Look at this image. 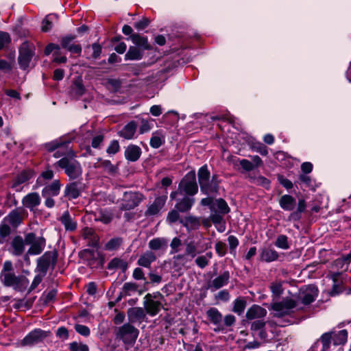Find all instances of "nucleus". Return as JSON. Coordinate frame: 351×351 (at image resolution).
<instances>
[{"label":"nucleus","mask_w":351,"mask_h":351,"mask_svg":"<svg viewBox=\"0 0 351 351\" xmlns=\"http://www.w3.org/2000/svg\"><path fill=\"white\" fill-rule=\"evenodd\" d=\"M138 290V285L135 282H125L123 286V291L125 295H130Z\"/></svg>","instance_id":"obj_56"},{"label":"nucleus","mask_w":351,"mask_h":351,"mask_svg":"<svg viewBox=\"0 0 351 351\" xmlns=\"http://www.w3.org/2000/svg\"><path fill=\"white\" fill-rule=\"evenodd\" d=\"M351 262V252L346 255H343L340 258H337L332 264V278L335 282L337 278L339 277L340 274L343 271H346L348 268V265Z\"/></svg>","instance_id":"obj_9"},{"label":"nucleus","mask_w":351,"mask_h":351,"mask_svg":"<svg viewBox=\"0 0 351 351\" xmlns=\"http://www.w3.org/2000/svg\"><path fill=\"white\" fill-rule=\"evenodd\" d=\"M184 245V252L176 254L172 258L174 268L181 269L182 267H184L187 263L195 258L197 254L210 248V244L205 243L199 250L197 244L194 241H186Z\"/></svg>","instance_id":"obj_1"},{"label":"nucleus","mask_w":351,"mask_h":351,"mask_svg":"<svg viewBox=\"0 0 351 351\" xmlns=\"http://www.w3.org/2000/svg\"><path fill=\"white\" fill-rule=\"evenodd\" d=\"M10 233V227L3 221L0 224V243H3Z\"/></svg>","instance_id":"obj_54"},{"label":"nucleus","mask_w":351,"mask_h":351,"mask_svg":"<svg viewBox=\"0 0 351 351\" xmlns=\"http://www.w3.org/2000/svg\"><path fill=\"white\" fill-rule=\"evenodd\" d=\"M228 241L229 245L230 252L231 254L235 253V250L239 245L238 239L234 235H230L228 238Z\"/></svg>","instance_id":"obj_61"},{"label":"nucleus","mask_w":351,"mask_h":351,"mask_svg":"<svg viewBox=\"0 0 351 351\" xmlns=\"http://www.w3.org/2000/svg\"><path fill=\"white\" fill-rule=\"evenodd\" d=\"M245 306L246 301L242 298H238L233 302L232 311L241 315L244 312Z\"/></svg>","instance_id":"obj_48"},{"label":"nucleus","mask_w":351,"mask_h":351,"mask_svg":"<svg viewBox=\"0 0 351 351\" xmlns=\"http://www.w3.org/2000/svg\"><path fill=\"white\" fill-rule=\"evenodd\" d=\"M318 294V290L314 285H308L303 289L299 295V300L305 305L312 303Z\"/></svg>","instance_id":"obj_14"},{"label":"nucleus","mask_w":351,"mask_h":351,"mask_svg":"<svg viewBox=\"0 0 351 351\" xmlns=\"http://www.w3.org/2000/svg\"><path fill=\"white\" fill-rule=\"evenodd\" d=\"M195 203V198L191 196H184L175 205V208L181 213H186L191 210Z\"/></svg>","instance_id":"obj_26"},{"label":"nucleus","mask_w":351,"mask_h":351,"mask_svg":"<svg viewBox=\"0 0 351 351\" xmlns=\"http://www.w3.org/2000/svg\"><path fill=\"white\" fill-rule=\"evenodd\" d=\"M69 143V142L67 141V144L66 146L58 149V150L53 154V156L55 158L61 157L62 158L63 157H65L66 156H68L70 152H73V150H71V149L68 147Z\"/></svg>","instance_id":"obj_58"},{"label":"nucleus","mask_w":351,"mask_h":351,"mask_svg":"<svg viewBox=\"0 0 351 351\" xmlns=\"http://www.w3.org/2000/svg\"><path fill=\"white\" fill-rule=\"evenodd\" d=\"M53 177V172L52 170H47L43 171L41 175L37 178L36 186L39 187L45 184V180H51Z\"/></svg>","instance_id":"obj_49"},{"label":"nucleus","mask_w":351,"mask_h":351,"mask_svg":"<svg viewBox=\"0 0 351 351\" xmlns=\"http://www.w3.org/2000/svg\"><path fill=\"white\" fill-rule=\"evenodd\" d=\"M168 241L165 238H154L149 241L148 246L152 250H165L167 247Z\"/></svg>","instance_id":"obj_36"},{"label":"nucleus","mask_w":351,"mask_h":351,"mask_svg":"<svg viewBox=\"0 0 351 351\" xmlns=\"http://www.w3.org/2000/svg\"><path fill=\"white\" fill-rule=\"evenodd\" d=\"M75 39V35H66L61 39V47L63 49H67L71 45L73 44V41Z\"/></svg>","instance_id":"obj_57"},{"label":"nucleus","mask_w":351,"mask_h":351,"mask_svg":"<svg viewBox=\"0 0 351 351\" xmlns=\"http://www.w3.org/2000/svg\"><path fill=\"white\" fill-rule=\"evenodd\" d=\"M279 204L283 210L292 211L295 208L296 200L290 195H283L279 199Z\"/></svg>","instance_id":"obj_31"},{"label":"nucleus","mask_w":351,"mask_h":351,"mask_svg":"<svg viewBox=\"0 0 351 351\" xmlns=\"http://www.w3.org/2000/svg\"><path fill=\"white\" fill-rule=\"evenodd\" d=\"M47 337L46 332L41 329H35L29 332L22 340L23 346H32L42 342Z\"/></svg>","instance_id":"obj_11"},{"label":"nucleus","mask_w":351,"mask_h":351,"mask_svg":"<svg viewBox=\"0 0 351 351\" xmlns=\"http://www.w3.org/2000/svg\"><path fill=\"white\" fill-rule=\"evenodd\" d=\"M206 315L210 322L217 327L214 329L215 332L223 330V327L221 325L222 321V315L216 308H210L206 311Z\"/></svg>","instance_id":"obj_19"},{"label":"nucleus","mask_w":351,"mask_h":351,"mask_svg":"<svg viewBox=\"0 0 351 351\" xmlns=\"http://www.w3.org/2000/svg\"><path fill=\"white\" fill-rule=\"evenodd\" d=\"M28 285L29 280L26 277L23 276H18L11 287H12L15 290L23 291L27 287Z\"/></svg>","instance_id":"obj_46"},{"label":"nucleus","mask_w":351,"mask_h":351,"mask_svg":"<svg viewBox=\"0 0 351 351\" xmlns=\"http://www.w3.org/2000/svg\"><path fill=\"white\" fill-rule=\"evenodd\" d=\"M332 343L334 346H344L348 341V332L347 330L331 331Z\"/></svg>","instance_id":"obj_27"},{"label":"nucleus","mask_w":351,"mask_h":351,"mask_svg":"<svg viewBox=\"0 0 351 351\" xmlns=\"http://www.w3.org/2000/svg\"><path fill=\"white\" fill-rule=\"evenodd\" d=\"M297 302L292 298H285L280 302H276L271 304V309L274 311V316L281 317L288 315L293 312Z\"/></svg>","instance_id":"obj_6"},{"label":"nucleus","mask_w":351,"mask_h":351,"mask_svg":"<svg viewBox=\"0 0 351 351\" xmlns=\"http://www.w3.org/2000/svg\"><path fill=\"white\" fill-rule=\"evenodd\" d=\"M177 209L171 210L167 217V221L169 223L172 224L181 219H180V214Z\"/></svg>","instance_id":"obj_59"},{"label":"nucleus","mask_w":351,"mask_h":351,"mask_svg":"<svg viewBox=\"0 0 351 351\" xmlns=\"http://www.w3.org/2000/svg\"><path fill=\"white\" fill-rule=\"evenodd\" d=\"M275 245L279 248L287 250L289 247L287 237L283 234L278 236L275 241Z\"/></svg>","instance_id":"obj_55"},{"label":"nucleus","mask_w":351,"mask_h":351,"mask_svg":"<svg viewBox=\"0 0 351 351\" xmlns=\"http://www.w3.org/2000/svg\"><path fill=\"white\" fill-rule=\"evenodd\" d=\"M128 316L132 322L142 320L145 317V313L143 308L135 307L129 309Z\"/></svg>","instance_id":"obj_41"},{"label":"nucleus","mask_w":351,"mask_h":351,"mask_svg":"<svg viewBox=\"0 0 351 351\" xmlns=\"http://www.w3.org/2000/svg\"><path fill=\"white\" fill-rule=\"evenodd\" d=\"M156 256L154 252L152 251H147L141 255L137 261V264L139 266L148 268L150 267L151 264L156 261Z\"/></svg>","instance_id":"obj_32"},{"label":"nucleus","mask_w":351,"mask_h":351,"mask_svg":"<svg viewBox=\"0 0 351 351\" xmlns=\"http://www.w3.org/2000/svg\"><path fill=\"white\" fill-rule=\"evenodd\" d=\"M25 210L22 207L12 210L4 219L3 221L8 222L12 227L17 228L23 221V215Z\"/></svg>","instance_id":"obj_13"},{"label":"nucleus","mask_w":351,"mask_h":351,"mask_svg":"<svg viewBox=\"0 0 351 351\" xmlns=\"http://www.w3.org/2000/svg\"><path fill=\"white\" fill-rule=\"evenodd\" d=\"M165 143V137L160 132H155L152 133L150 138V146L152 148L157 149Z\"/></svg>","instance_id":"obj_42"},{"label":"nucleus","mask_w":351,"mask_h":351,"mask_svg":"<svg viewBox=\"0 0 351 351\" xmlns=\"http://www.w3.org/2000/svg\"><path fill=\"white\" fill-rule=\"evenodd\" d=\"M198 182L200 191L207 195H217L219 193V180L217 175H213L210 179V171L206 165L199 168L197 172Z\"/></svg>","instance_id":"obj_2"},{"label":"nucleus","mask_w":351,"mask_h":351,"mask_svg":"<svg viewBox=\"0 0 351 351\" xmlns=\"http://www.w3.org/2000/svg\"><path fill=\"white\" fill-rule=\"evenodd\" d=\"M34 176L35 173L33 170L29 169H25L14 178L12 180L11 187L15 191H19L21 189H19L20 185L29 181L30 179L34 178Z\"/></svg>","instance_id":"obj_15"},{"label":"nucleus","mask_w":351,"mask_h":351,"mask_svg":"<svg viewBox=\"0 0 351 351\" xmlns=\"http://www.w3.org/2000/svg\"><path fill=\"white\" fill-rule=\"evenodd\" d=\"M144 199V196L139 192H125L123 202L120 205L122 210H130L138 206Z\"/></svg>","instance_id":"obj_8"},{"label":"nucleus","mask_w":351,"mask_h":351,"mask_svg":"<svg viewBox=\"0 0 351 351\" xmlns=\"http://www.w3.org/2000/svg\"><path fill=\"white\" fill-rule=\"evenodd\" d=\"M60 182L58 180H54L50 184L45 186L42 190V195L44 197L48 196H56L59 194L60 190Z\"/></svg>","instance_id":"obj_30"},{"label":"nucleus","mask_w":351,"mask_h":351,"mask_svg":"<svg viewBox=\"0 0 351 351\" xmlns=\"http://www.w3.org/2000/svg\"><path fill=\"white\" fill-rule=\"evenodd\" d=\"M120 149V146L118 141L113 140L110 142L109 146L108 147L106 152L108 154H115Z\"/></svg>","instance_id":"obj_62"},{"label":"nucleus","mask_w":351,"mask_h":351,"mask_svg":"<svg viewBox=\"0 0 351 351\" xmlns=\"http://www.w3.org/2000/svg\"><path fill=\"white\" fill-rule=\"evenodd\" d=\"M138 330L130 324L119 327L115 332L116 338L121 340L124 344L133 345L138 336Z\"/></svg>","instance_id":"obj_4"},{"label":"nucleus","mask_w":351,"mask_h":351,"mask_svg":"<svg viewBox=\"0 0 351 351\" xmlns=\"http://www.w3.org/2000/svg\"><path fill=\"white\" fill-rule=\"evenodd\" d=\"M84 92L85 88L82 84V80H75L71 88V95L78 99L84 95Z\"/></svg>","instance_id":"obj_38"},{"label":"nucleus","mask_w":351,"mask_h":351,"mask_svg":"<svg viewBox=\"0 0 351 351\" xmlns=\"http://www.w3.org/2000/svg\"><path fill=\"white\" fill-rule=\"evenodd\" d=\"M101 166L105 171L110 174H114L117 170V167H114L110 160H104L101 163Z\"/></svg>","instance_id":"obj_60"},{"label":"nucleus","mask_w":351,"mask_h":351,"mask_svg":"<svg viewBox=\"0 0 351 351\" xmlns=\"http://www.w3.org/2000/svg\"><path fill=\"white\" fill-rule=\"evenodd\" d=\"M260 257L261 261L270 263L278 259V254L274 249L263 248L261 250Z\"/></svg>","instance_id":"obj_34"},{"label":"nucleus","mask_w":351,"mask_h":351,"mask_svg":"<svg viewBox=\"0 0 351 351\" xmlns=\"http://www.w3.org/2000/svg\"><path fill=\"white\" fill-rule=\"evenodd\" d=\"M82 237L88 241V245L97 247L99 242V237L92 228L86 227L82 230Z\"/></svg>","instance_id":"obj_25"},{"label":"nucleus","mask_w":351,"mask_h":351,"mask_svg":"<svg viewBox=\"0 0 351 351\" xmlns=\"http://www.w3.org/2000/svg\"><path fill=\"white\" fill-rule=\"evenodd\" d=\"M66 231L73 232L77 228V221L69 211H65L59 219Z\"/></svg>","instance_id":"obj_22"},{"label":"nucleus","mask_w":351,"mask_h":351,"mask_svg":"<svg viewBox=\"0 0 351 351\" xmlns=\"http://www.w3.org/2000/svg\"><path fill=\"white\" fill-rule=\"evenodd\" d=\"M67 144V141L64 140L62 138L55 139L49 143H47L45 145V147L49 152H53L57 149L60 147H63L66 146Z\"/></svg>","instance_id":"obj_44"},{"label":"nucleus","mask_w":351,"mask_h":351,"mask_svg":"<svg viewBox=\"0 0 351 351\" xmlns=\"http://www.w3.org/2000/svg\"><path fill=\"white\" fill-rule=\"evenodd\" d=\"M124 154L128 160L135 162L141 155V149L138 145H130L126 147Z\"/></svg>","instance_id":"obj_29"},{"label":"nucleus","mask_w":351,"mask_h":351,"mask_svg":"<svg viewBox=\"0 0 351 351\" xmlns=\"http://www.w3.org/2000/svg\"><path fill=\"white\" fill-rule=\"evenodd\" d=\"M214 211L225 215L229 213L230 208L224 199L219 198L215 199L214 201L213 205L211 206V212Z\"/></svg>","instance_id":"obj_37"},{"label":"nucleus","mask_w":351,"mask_h":351,"mask_svg":"<svg viewBox=\"0 0 351 351\" xmlns=\"http://www.w3.org/2000/svg\"><path fill=\"white\" fill-rule=\"evenodd\" d=\"M25 240L20 237H15L12 241V254L14 256L21 255L25 250Z\"/></svg>","instance_id":"obj_33"},{"label":"nucleus","mask_w":351,"mask_h":351,"mask_svg":"<svg viewBox=\"0 0 351 351\" xmlns=\"http://www.w3.org/2000/svg\"><path fill=\"white\" fill-rule=\"evenodd\" d=\"M320 341L322 344V348L318 347L317 351H326L329 349L331 341H332V337L331 332L324 333L320 337Z\"/></svg>","instance_id":"obj_47"},{"label":"nucleus","mask_w":351,"mask_h":351,"mask_svg":"<svg viewBox=\"0 0 351 351\" xmlns=\"http://www.w3.org/2000/svg\"><path fill=\"white\" fill-rule=\"evenodd\" d=\"M57 262V254L56 252H47L37 261V270L45 276L49 267L51 265L53 267Z\"/></svg>","instance_id":"obj_10"},{"label":"nucleus","mask_w":351,"mask_h":351,"mask_svg":"<svg viewBox=\"0 0 351 351\" xmlns=\"http://www.w3.org/2000/svg\"><path fill=\"white\" fill-rule=\"evenodd\" d=\"M230 273L228 271H224L221 274L214 278L208 284L207 289L211 291H215L228 285L230 280Z\"/></svg>","instance_id":"obj_16"},{"label":"nucleus","mask_w":351,"mask_h":351,"mask_svg":"<svg viewBox=\"0 0 351 351\" xmlns=\"http://www.w3.org/2000/svg\"><path fill=\"white\" fill-rule=\"evenodd\" d=\"M25 243L31 245L27 251V254H40L45 247V239L42 237H36L34 233L30 232L25 235Z\"/></svg>","instance_id":"obj_7"},{"label":"nucleus","mask_w":351,"mask_h":351,"mask_svg":"<svg viewBox=\"0 0 351 351\" xmlns=\"http://www.w3.org/2000/svg\"><path fill=\"white\" fill-rule=\"evenodd\" d=\"M130 38L135 45L142 50H149L151 49L146 37L141 36L138 34H133L130 36Z\"/></svg>","instance_id":"obj_35"},{"label":"nucleus","mask_w":351,"mask_h":351,"mask_svg":"<svg viewBox=\"0 0 351 351\" xmlns=\"http://www.w3.org/2000/svg\"><path fill=\"white\" fill-rule=\"evenodd\" d=\"M75 330L77 333L80 335L84 336V337H88L90 335V329L88 326L82 325V324H75Z\"/></svg>","instance_id":"obj_64"},{"label":"nucleus","mask_w":351,"mask_h":351,"mask_svg":"<svg viewBox=\"0 0 351 351\" xmlns=\"http://www.w3.org/2000/svg\"><path fill=\"white\" fill-rule=\"evenodd\" d=\"M267 315V311L258 306L254 304L246 312V318L252 320L255 319H260L264 317Z\"/></svg>","instance_id":"obj_24"},{"label":"nucleus","mask_w":351,"mask_h":351,"mask_svg":"<svg viewBox=\"0 0 351 351\" xmlns=\"http://www.w3.org/2000/svg\"><path fill=\"white\" fill-rule=\"evenodd\" d=\"M178 191L180 194L184 193L191 197L197 193L198 186L195 171H191L186 174L178 185Z\"/></svg>","instance_id":"obj_5"},{"label":"nucleus","mask_w":351,"mask_h":351,"mask_svg":"<svg viewBox=\"0 0 351 351\" xmlns=\"http://www.w3.org/2000/svg\"><path fill=\"white\" fill-rule=\"evenodd\" d=\"M74 152H70L68 156L60 158L55 165L63 169L70 180H78L82 175V167L76 159Z\"/></svg>","instance_id":"obj_3"},{"label":"nucleus","mask_w":351,"mask_h":351,"mask_svg":"<svg viewBox=\"0 0 351 351\" xmlns=\"http://www.w3.org/2000/svg\"><path fill=\"white\" fill-rule=\"evenodd\" d=\"M167 199V195H162L156 197L154 202L148 207L146 211V215H157L164 206Z\"/></svg>","instance_id":"obj_21"},{"label":"nucleus","mask_w":351,"mask_h":351,"mask_svg":"<svg viewBox=\"0 0 351 351\" xmlns=\"http://www.w3.org/2000/svg\"><path fill=\"white\" fill-rule=\"evenodd\" d=\"M136 129L137 123L134 121H131L124 125L118 134L125 139L131 140L136 138Z\"/></svg>","instance_id":"obj_20"},{"label":"nucleus","mask_w":351,"mask_h":351,"mask_svg":"<svg viewBox=\"0 0 351 351\" xmlns=\"http://www.w3.org/2000/svg\"><path fill=\"white\" fill-rule=\"evenodd\" d=\"M22 204L25 207L32 210L40 204V197L38 193H30L23 198Z\"/></svg>","instance_id":"obj_23"},{"label":"nucleus","mask_w":351,"mask_h":351,"mask_svg":"<svg viewBox=\"0 0 351 351\" xmlns=\"http://www.w3.org/2000/svg\"><path fill=\"white\" fill-rule=\"evenodd\" d=\"M140 125L138 129V132L141 134L147 133L149 132L153 126V122L154 120L152 119H144V118H140Z\"/></svg>","instance_id":"obj_45"},{"label":"nucleus","mask_w":351,"mask_h":351,"mask_svg":"<svg viewBox=\"0 0 351 351\" xmlns=\"http://www.w3.org/2000/svg\"><path fill=\"white\" fill-rule=\"evenodd\" d=\"M184 227H185L188 232L197 230L200 226V221L199 218L194 216H186L184 219L180 220Z\"/></svg>","instance_id":"obj_28"},{"label":"nucleus","mask_w":351,"mask_h":351,"mask_svg":"<svg viewBox=\"0 0 351 351\" xmlns=\"http://www.w3.org/2000/svg\"><path fill=\"white\" fill-rule=\"evenodd\" d=\"M132 277L137 280H143L145 281V285L148 284V282L146 280V278L145 277V274L142 269L140 267H136L134 269Z\"/></svg>","instance_id":"obj_63"},{"label":"nucleus","mask_w":351,"mask_h":351,"mask_svg":"<svg viewBox=\"0 0 351 351\" xmlns=\"http://www.w3.org/2000/svg\"><path fill=\"white\" fill-rule=\"evenodd\" d=\"M84 190L83 184L80 181H75L68 184L64 189V195L69 200L77 198Z\"/></svg>","instance_id":"obj_12"},{"label":"nucleus","mask_w":351,"mask_h":351,"mask_svg":"<svg viewBox=\"0 0 351 351\" xmlns=\"http://www.w3.org/2000/svg\"><path fill=\"white\" fill-rule=\"evenodd\" d=\"M58 16L55 14H50L47 15L42 22V31L43 32H49L51 30L53 26V25L57 23Z\"/></svg>","instance_id":"obj_39"},{"label":"nucleus","mask_w":351,"mask_h":351,"mask_svg":"<svg viewBox=\"0 0 351 351\" xmlns=\"http://www.w3.org/2000/svg\"><path fill=\"white\" fill-rule=\"evenodd\" d=\"M128 263L119 258H112L108 264V269H121L123 272L128 269Z\"/></svg>","instance_id":"obj_40"},{"label":"nucleus","mask_w":351,"mask_h":351,"mask_svg":"<svg viewBox=\"0 0 351 351\" xmlns=\"http://www.w3.org/2000/svg\"><path fill=\"white\" fill-rule=\"evenodd\" d=\"M182 244V241L179 237L173 238L170 243V254H179L178 252L180 251Z\"/></svg>","instance_id":"obj_50"},{"label":"nucleus","mask_w":351,"mask_h":351,"mask_svg":"<svg viewBox=\"0 0 351 351\" xmlns=\"http://www.w3.org/2000/svg\"><path fill=\"white\" fill-rule=\"evenodd\" d=\"M18 276L11 272L2 273L1 279L3 284L7 287H11L16 280Z\"/></svg>","instance_id":"obj_51"},{"label":"nucleus","mask_w":351,"mask_h":351,"mask_svg":"<svg viewBox=\"0 0 351 351\" xmlns=\"http://www.w3.org/2000/svg\"><path fill=\"white\" fill-rule=\"evenodd\" d=\"M145 299L144 306L146 313L151 316L156 315L160 311L162 306L161 303L152 300L149 293L145 295Z\"/></svg>","instance_id":"obj_18"},{"label":"nucleus","mask_w":351,"mask_h":351,"mask_svg":"<svg viewBox=\"0 0 351 351\" xmlns=\"http://www.w3.org/2000/svg\"><path fill=\"white\" fill-rule=\"evenodd\" d=\"M122 243V239L120 237H115L110 239L105 245V249L109 251H112L118 249Z\"/></svg>","instance_id":"obj_52"},{"label":"nucleus","mask_w":351,"mask_h":351,"mask_svg":"<svg viewBox=\"0 0 351 351\" xmlns=\"http://www.w3.org/2000/svg\"><path fill=\"white\" fill-rule=\"evenodd\" d=\"M143 57V52L136 47H130L128 52L125 55V60H141Z\"/></svg>","instance_id":"obj_43"},{"label":"nucleus","mask_w":351,"mask_h":351,"mask_svg":"<svg viewBox=\"0 0 351 351\" xmlns=\"http://www.w3.org/2000/svg\"><path fill=\"white\" fill-rule=\"evenodd\" d=\"M250 181L255 184L261 185L265 187H268L269 186L270 182L269 180L262 176H250Z\"/></svg>","instance_id":"obj_53"},{"label":"nucleus","mask_w":351,"mask_h":351,"mask_svg":"<svg viewBox=\"0 0 351 351\" xmlns=\"http://www.w3.org/2000/svg\"><path fill=\"white\" fill-rule=\"evenodd\" d=\"M32 56L33 53L27 47V45H23L19 50V56L18 58L20 67L23 69H26L29 66Z\"/></svg>","instance_id":"obj_17"}]
</instances>
